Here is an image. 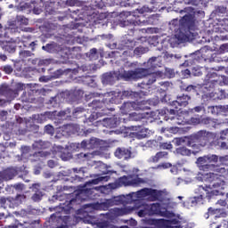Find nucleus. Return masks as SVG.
I'll list each match as a JSON object with an SVG mask.
<instances>
[{"label":"nucleus","mask_w":228,"mask_h":228,"mask_svg":"<svg viewBox=\"0 0 228 228\" xmlns=\"http://www.w3.org/2000/svg\"><path fill=\"white\" fill-rule=\"evenodd\" d=\"M147 197V188H143L136 192H130L126 195L115 196L111 199L106 200L102 203H94L91 205L92 209L96 211H108L112 206H126V204H133V207H124V208H114L112 213L116 216H124L125 215H131L134 210L140 209L143 206L142 200Z\"/></svg>","instance_id":"obj_1"},{"label":"nucleus","mask_w":228,"mask_h":228,"mask_svg":"<svg viewBox=\"0 0 228 228\" xmlns=\"http://www.w3.org/2000/svg\"><path fill=\"white\" fill-rule=\"evenodd\" d=\"M169 29L175 32L179 44H184L190 38L191 31H195V16L187 13L179 19H173L169 22Z\"/></svg>","instance_id":"obj_2"},{"label":"nucleus","mask_w":228,"mask_h":228,"mask_svg":"<svg viewBox=\"0 0 228 228\" xmlns=\"http://www.w3.org/2000/svg\"><path fill=\"white\" fill-rule=\"evenodd\" d=\"M216 140H218L216 134L206 130H200L187 137V147H191L196 152H199L200 147H206L208 143L211 147L220 145V142Z\"/></svg>","instance_id":"obj_3"},{"label":"nucleus","mask_w":228,"mask_h":228,"mask_svg":"<svg viewBox=\"0 0 228 228\" xmlns=\"http://www.w3.org/2000/svg\"><path fill=\"white\" fill-rule=\"evenodd\" d=\"M206 181L210 183L209 186L215 188L216 190L208 191V189L204 188V186H200V191H205L206 194H200L201 199L206 197L207 199H211V197H215V195H219L220 190H224V186H225V181H224V175L215 174V173H207L204 175Z\"/></svg>","instance_id":"obj_4"},{"label":"nucleus","mask_w":228,"mask_h":228,"mask_svg":"<svg viewBox=\"0 0 228 228\" xmlns=\"http://www.w3.org/2000/svg\"><path fill=\"white\" fill-rule=\"evenodd\" d=\"M103 101L94 99L92 102L88 103V107L93 110V111H99V113H108V111H113V108L108 107V104H120V96L116 95L114 92H109L102 94Z\"/></svg>","instance_id":"obj_5"},{"label":"nucleus","mask_w":228,"mask_h":228,"mask_svg":"<svg viewBox=\"0 0 228 228\" xmlns=\"http://www.w3.org/2000/svg\"><path fill=\"white\" fill-rule=\"evenodd\" d=\"M215 163H218V155H204L197 159L200 170H202L203 172H216V174L221 175L227 173V169H225V167H220V166Z\"/></svg>","instance_id":"obj_6"},{"label":"nucleus","mask_w":228,"mask_h":228,"mask_svg":"<svg viewBox=\"0 0 228 228\" xmlns=\"http://www.w3.org/2000/svg\"><path fill=\"white\" fill-rule=\"evenodd\" d=\"M149 69L147 68H137L134 70L124 71L120 77L125 81H130V79H142L149 76Z\"/></svg>","instance_id":"obj_7"},{"label":"nucleus","mask_w":228,"mask_h":228,"mask_svg":"<svg viewBox=\"0 0 228 228\" xmlns=\"http://www.w3.org/2000/svg\"><path fill=\"white\" fill-rule=\"evenodd\" d=\"M138 111L140 110H147L145 107V102H125L120 107V112L122 115H128L131 111Z\"/></svg>","instance_id":"obj_8"},{"label":"nucleus","mask_w":228,"mask_h":228,"mask_svg":"<svg viewBox=\"0 0 228 228\" xmlns=\"http://www.w3.org/2000/svg\"><path fill=\"white\" fill-rule=\"evenodd\" d=\"M223 77L218 76L216 72H208L204 80L205 88H215V86H222L224 82Z\"/></svg>","instance_id":"obj_9"},{"label":"nucleus","mask_w":228,"mask_h":228,"mask_svg":"<svg viewBox=\"0 0 228 228\" xmlns=\"http://www.w3.org/2000/svg\"><path fill=\"white\" fill-rule=\"evenodd\" d=\"M49 147H51V142L44 141H36L32 144L33 151H38L37 154H39L41 158H47V156H51V152L44 151L45 149H49Z\"/></svg>","instance_id":"obj_10"},{"label":"nucleus","mask_w":228,"mask_h":228,"mask_svg":"<svg viewBox=\"0 0 228 228\" xmlns=\"http://www.w3.org/2000/svg\"><path fill=\"white\" fill-rule=\"evenodd\" d=\"M16 175H19L17 167H7L0 171V181H12Z\"/></svg>","instance_id":"obj_11"},{"label":"nucleus","mask_w":228,"mask_h":228,"mask_svg":"<svg viewBox=\"0 0 228 228\" xmlns=\"http://www.w3.org/2000/svg\"><path fill=\"white\" fill-rule=\"evenodd\" d=\"M190 101H191V96L182 94L177 96L176 100L173 102V106H175V110H179V108H186V106L190 104Z\"/></svg>","instance_id":"obj_12"},{"label":"nucleus","mask_w":228,"mask_h":228,"mask_svg":"<svg viewBox=\"0 0 228 228\" xmlns=\"http://www.w3.org/2000/svg\"><path fill=\"white\" fill-rule=\"evenodd\" d=\"M99 122H102L103 127H109L110 129H113L120 126V118L117 116H114L112 118H104L102 120H99Z\"/></svg>","instance_id":"obj_13"},{"label":"nucleus","mask_w":228,"mask_h":228,"mask_svg":"<svg viewBox=\"0 0 228 228\" xmlns=\"http://www.w3.org/2000/svg\"><path fill=\"white\" fill-rule=\"evenodd\" d=\"M136 12L139 13L135 20H134V26H149V17L145 15V10L136 9Z\"/></svg>","instance_id":"obj_14"},{"label":"nucleus","mask_w":228,"mask_h":228,"mask_svg":"<svg viewBox=\"0 0 228 228\" xmlns=\"http://www.w3.org/2000/svg\"><path fill=\"white\" fill-rule=\"evenodd\" d=\"M116 81H118V74L115 71H110L102 76V85H115Z\"/></svg>","instance_id":"obj_15"},{"label":"nucleus","mask_w":228,"mask_h":228,"mask_svg":"<svg viewBox=\"0 0 228 228\" xmlns=\"http://www.w3.org/2000/svg\"><path fill=\"white\" fill-rule=\"evenodd\" d=\"M0 95L6 97L7 99H15L17 97L18 93L16 90H12L10 88V86L6 84H2L0 86Z\"/></svg>","instance_id":"obj_16"},{"label":"nucleus","mask_w":228,"mask_h":228,"mask_svg":"<svg viewBox=\"0 0 228 228\" xmlns=\"http://www.w3.org/2000/svg\"><path fill=\"white\" fill-rule=\"evenodd\" d=\"M133 152H131V150L127 149V148H117L114 155L116 156V158H118V159H124L125 161H127V159H131V156H132Z\"/></svg>","instance_id":"obj_17"},{"label":"nucleus","mask_w":228,"mask_h":228,"mask_svg":"<svg viewBox=\"0 0 228 228\" xmlns=\"http://www.w3.org/2000/svg\"><path fill=\"white\" fill-rule=\"evenodd\" d=\"M143 126L145 125L133 126L134 131H135L134 136L137 140H143V138L149 136V129L145 128Z\"/></svg>","instance_id":"obj_18"},{"label":"nucleus","mask_w":228,"mask_h":228,"mask_svg":"<svg viewBox=\"0 0 228 228\" xmlns=\"http://www.w3.org/2000/svg\"><path fill=\"white\" fill-rule=\"evenodd\" d=\"M158 79V75L156 73H151L149 71V75L144 77L142 84H139L140 88H146L151 86V85H154L156 83V80Z\"/></svg>","instance_id":"obj_19"},{"label":"nucleus","mask_w":228,"mask_h":228,"mask_svg":"<svg viewBox=\"0 0 228 228\" xmlns=\"http://www.w3.org/2000/svg\"><path fill=\"white\" fill-rule=\"evenodd\" d=\"M26 62L20 61L14 63L16 72H20L22 77H29V66L22 67Z\"/></svg>","instance_id":"obj_20"},{"label":"nucleus","mask_w":228,"mask_h":228,"mask_svg":"<svg viewBox=\"0 0 228 228\" xmlns=\"http://www.w3.org/2000/svg\"><path fill=\"white\" fill-rule=\"evenodd\" d=\"M151 215H159L160 216H168V211H161V204L159 203H153L151 207H148Z\"/></svg>","instance_id":"obj_21"},{"label":"nucleus","mask_w":228,"mask_h":228,"mask_svg":"<svg viewBox=\"0 0 228 228\" xmlns=\"http://www.w3.org/2000/svg\"><path fill=\"white\" fill-rule=\"evenodd\" d=\"M146 195L147 197H150V200H151V202H156V200H159V199H161L163 192L156 189L146 188Z\"/></svg>","instance_id":"obj_22"},{"label":"nucleus","mask_w":228,"mask_h":228,"mask_svg":"<svg viewBox=\"0 0 228 228\" xmlns=\"http://www.w3.org/2000/svg\"><path fill=\"white\" fill-rule=\"evenodd\" d=\"M100 145L99 139L91 138L89 141L84 140L80 143L82 149H98Z\"/></svg>","instance_id":"obj_23"},{"label":"nucleus","mask_w":228,"mask_h":228,"mask_svg":"<svg viewBox=\"0 0 228 228\" xmlns=\"http://www.w3.org/2000/svg\"><path fill=\"white\" fill-rule=\"evenodd\" d=\"M217 140L216 139V142H219V145H216V147H221V149H228V129L223 130L221 132V135L218 137L216 135ZM220 140H227V142H220Z\"/></svg>","instance_id":"obj_24"},{"label":"nucleus","mask_w":228,"mask_h":228,"mask_svg":"<svg viewBox=\"0 0 228 228\" xmlns=\"http://www.w3.org/2000/svg\"><path fill=\"white\" fill-rule=\"evenodd\" d=\"M206 53L202 54V58H204L205 61H217L220 62L222 60L218 57V54L213 53V52L208 50L205 52Z\"/></svg>","instance_id":"obj_25"},{"label":"nucleus","mask_w":228,"mask_h":228,"mask_svg":"<svg viewBox=\"0 0 228 228\" xmlns=\"http://www.w3.org/2000/svg\"><path fill=\"white\" fill-rule=\"evenodd\" d=\"M57 156L62 159V161H69L72 158V154L69 151L65 150L63 147H58Z\"/></svg>","instance_id":"obj_26"},{"label":"nucleus","mask_w":228,"mask_h":228,"mask_svg":"<svg viewBox=\"0 0 228 228\" xmlns=\"http://www.w3.org/2000/svg\"><path fill=\"white\" fill-rule=\"evenodd\" d=\"M129 119L134 120V122H140V120H142V126H147V119L145 118V114L143 113H130Z\"/></svg>","instance_id":"obj_27"},{"label":"nucleus","mask_w":228,"mask_h":228,"mask_svg":"<svg viewBox=\"0 0 228 228\" xmlns=\"http://www.w3.org/2000/svg\"><path fill=\"white\" fill-rule=\"evenodd\" d=\"M144 66L151 72L154 69H158V57H151L148 60L147 62H144Z\"/></svg>","instance_id":"obj_28"},{"label":"nucleus","mask_w":228,"mask_h":228,"mask_svg":"<svg viewBox=\"0 0 228 228\" xmlns=\"http://www.w3.org/2000/svg\"><path fill=\"white\" fill-rule=\"evenodd\" d=\"M216 24L217 29L220 30L221 33H224V31L228 32V18L218 19Z\"/></svg>","instance_id":"obj_29"},{"label":"nucleus","mask_w":228,"mask_h":228,"mask_svg":"<svg viewBox=\"0 0 228 228\" xmlns=\"http://www.w3.org/2000/svg\"><path fill=\"white\" fill-rule=\"evenodd\" d=\"M168 156V152L167 151H159L156 153V155L151 156L149 159L150 163H158L159 159H163V158H167Z\"/></svg>","instance_id":"obj_30"},{"label":"nucleus","mask_w":228,"mask_h":228,"mask_svg":"<svg viewBox=\"0 0 228 228\" xmlns=\"http://www.w3.org/2000/svg\"><path fill=\"white\" fill-rule=\"evenodd\" d=\"M115 93V95H118L119 99H120V102H122V99H124V97H127L130 99H133V97H134V95H138L137 93H134L133 91H124L123 93H117L115 91H113Z\"/></svg>","instance_id":"obj_31"},{"label":"nucleus","mask_w":228,"mask_h":228,"mask_svg":"<svg viewBox=\"0 0 228 228\" xmlns=\"http://www.w3.org/2000/svg\"><path fill=\"white\" fill-rule=\"evenodd\" d=\"M135 211V213H137L138 216H140V218H143L145 216H147V215H149V207L145 204L142 203V208L134 210ZM133 211V213H134Z\"/></svg>","instance_id":"obj_32"},{"label":"nucleus","mask_w":228,"mask_h":228,"mask_svg":"<svg viewBox=\"0 0 228 228\" xmlns=\"http://www.w3.org/2000/svg\"><path fill=\"white\" fill-rule=\"evenodd\" d=\"M72 170L75 174H82V175H76L74 176L75 181H78V183H81V181H83V179H85V170H84V168L80 167L79 169H77V167H74V168H72Z\"/></svg>","instance_id":"obj_33"},{"label":"nucleus","mask_w":228,"mask_h":228,"mask_svg":"<svg viewBox=\"0 0 228 228\" xmlns=\"http://www.w3.org/2000/svg\"><path fill=\"white\" fill-rule=\"evenodd\" d=\"M104 115H108V112H99V111H93V113L89 116L86 119V122H95L98 117H104Z\"/></svg>","instance_id":"obj_34"},{"label":"nucleus","mask_w":228,"mask_h":228,"mask_svg":"<svg viewBox=\"0 0 228 228\" xmlns=\"http://www.w3.org/2000/svg\"><path fill=\"white\" fill-rule=\"evenodd\" d=\"M130 183H131V176L124 175L118 178V186H130Z\"/></svg>","instance_id":"obj_35"},{"label":"nucleus","mask_w":228,"mask_h":228,"mask_svg":"<svg viewBox=\"0 0 228 228\" xmlns=\"http://www.w3.org/2000/svg\"><path fill=\"white\" fill-rule=\"evenodd\" d=\"M86 110L83 107H77L73 110L72 115L75 118H81L85 115Z\"/></svg>","instance_id":"obj_36"},{"label":"nucleus","mask_w":228,"mask_h":228,"mask_svg":"<svg viewBox=\"0 0 228 228\" xmlns=\"http://www.w3.org/2000/svg\"><path fill=\"white\" fill-rule=\"evenodd\" d=\"M175 151L176 154H178L179 156H191V150L184 146L179 147Z\"/></svg>","instance_id":"obj_37"},{"label":"nucleus","mask_w":228,"mask_h":228,"mask_svg":"<svg viewBox=\"0 0 228 228\" xmlns=\"http://www.w3.org/2000/svg\"><path fill=\"white\" fill-rule=\"evenodd\" d=\"M15 22H17L19 26H28L29 20L23 15H17Z\"/></svg>","instance_id":"obj_38"},{"label":"nucleus","mask_w":228,"mask_h":228,"mask_svg":"<svg viewBox=\"0 0 228 228\" xmlns=\"http://www.w3.org/2000/svg\"><path fill=\"white\" fill-rule=\"evenodd\" d=\"M145 183V180L143 178L135 177L133 178V176H130V186H134L136 188V186H140V184H143Z\"/></svg>","instance_id":"obj_39"},{"label":"nucleus","mask_w":228,"mask_h":228,"mask_svg":"<svg viewBox=\"0 0 228 228\" xmlns=\"http://www.w3.org/2000/svg\"><path fill=\"white\" fill-rule=\"evenodd\" d=\"M201 124L203 126H207V127H216V122H215L211 118H201Z\"/></svg>","instance_id":"obj_40"},{"label":"nucleus","mask_w":228,"mask_h":228,"mask_svg":"<svg viewBox=\"0 0 228 228\" xmlns=\"http://www.w3.org/2000/svg\"><path fill=\"white\" fill-rule=\"evenodd\" d=\"M199 59H197L195 57V53H191L190 56H189V59H187L183 64L182 66L183 67H190L191 65H193V63H196V61H198Z\"/></svg>","instance_id":"obj_41"},{"label":"nucleus","mask_w":228,"mask_h":228,"mask_svg":"<svg viewBox=\"0 0 228 228\" xmlns=\"http://www.w3.org/2000/svg\"><path fill=\"white\" fill-rule=\"evenodd\" d=\"M4 49L7 53H13L17 51V45H15V43L8 42L4 45Z\"/></svg>","instance_id":"obj_42"},{"label":"nucleus","mask_w":228,"mask_h":228,"mask_svg":"<svg viewBox=\"0 0 228 228\" xmlns=\"http://www.w3.org/2000/svg\"><path fill=\"white\" fill-rule=\"evenodd\" d=\"M77 159H80V161H88L94 158V154L92 153H78L77 154Z\"/></svg>","instance_id":"obj_43"},{"label":"nucleus","mask_w":228,"mask_h":228,"mask_svg":"<svg viewBox=\"0 0 228 228\" xmlns=\"http://www.w3.org/2000/svg\"><path fill=\"white\" fill-rule=\"evenodd\" d=\"M30 118L37 124H44V122H45V115L44 114H34Z\"/></svg>","instance_id":"obj_44"},{"label":"nucleus","mask_w":228,"mask_h":228,"mask_svg":"<svg viewBox=\"0 0 228 228\" xmlns=\"http://www.w3.org/2000/svg\"><path fill=\"white\" fill-rule=\"evenodd\" d=\"M207 111L211 115H218L222 111V106H208Z\"/></svg>","instance_id":"obj_45"},{"label":"nucleus","mask_w":228,"mask_h":228,"mask_svg":"<svg viewBox=\"0 0 228 228\" xmlns=\"http://www.w3.org/2000/svg\"><path fill=\"white\" fill-rule=\"evenodd\" d=\"M179 110H181L180 107H178V109H175V110H174V109H170V110L166 109L165 110V115H167V113L169 114V115H172L170 118H167L166 116L165 117L166 120H174V118H175V117H174V116L175 115L176 111H179Z\"/></svg>","instance_id":"obj_46"},{"label":"nucleus","mask_w":228,"mask_h":228,"mask_svg":"<svg viewBox=\"0 0 228 228\" xmlns=\"http://www.w3.org/2000/svg\"><path fill=\"white\" fill-rule=\"evenodd\" d=\"M148 52H149V48L139 46L134 50V54H135V56H142V54H145V53H148Z\"/></svg>","instance_id":"obj_47"},{"label":"nucleus","mask_w":228,"mask_h":228,"mask_svg":"<svg viewBox=\"0 0 228 228\" xmlns=\"http://www.w3.org/2000/svg\"><path fill=\"white\" fill-rule=\"evenodd\" d=\"M20 56L21 58V61L22 63H26V61H29V51L28 50H22L21 52H20Z\"/></svg>","instance_id":"obj_48"},{"label":"nucleus","mask_w":228,"mask_h":228,"mask_svg":"<svg viewBox=\"0 0 228 228\" xmlns=\"http://www.w3.org/2000/svg\"><path fill=\"white\" fill-rule=\"evenodd\" d=\"M28 1L29 0H20L19 10L20 12H24L29 8V3Z\"/></svg>","instance_id":"obj_49"},{"label":"nucleus","mask_w":228,"mask_h":228,"mask_svg":"<svg viewBox=\"0 0 228 228\" xmlns=\"http://www.w3.org/2000/svg\"><path fill=\"white\" fill-rule=\"evenodd\" d=\"M29 156V147L22 146L21 147V159H26Z\"/></svg>","instance_id":"obj_50"},{"label":"nucleus","mask_w":228,"mask_h":228,"mask_svg":"<svg viewBox=\"0 0 228 228\" xmlns=\"http://www.w3.org/2000/svg\"><path fill=\"white\" fill-rule=\"evenodd\" d=\"M202 70H204V68L194 67L191 69V74H192V76H195V77H200L203 74Z\"/></svg>","instance_id":"obj_51"},{"label":"nucleus","mask_w":228,"mask_h":228,"mask_svg":"<svg viewBox=\"0 0 228 228\" xmlns=\"http://www.w3.org/2000/svg\"><path fill=\"white\" fill-rule=\"evenodd\" d=\"M173 145L170 142H160L159 143V148L163 149L164 151H172Z\"/></svg>","instance_id":"obj_52"},{"label":"nucleus","mask_w":228,"mask_h":228,"mask_svg":"<svg viewBox=\"0 0 228 228\" xmlns=\"http://www.w3.org/2000/svg\"><path fill=\"white\" fill-rule=\"evenodd\" d=\"M66 95L69 96V99L74 101V99H77V90H70L66 92Z\"/></svg>","instance_id":"obj_53"},{"label":"nucleus","mask_w":228,"mask_h":228,"mask_svg":"<svg viewBox=\"0 0 228 228\" xmlns=\"http://www.w3.org/2000/svg\"><path fill=\"white\" fill-rule=\"evenodd\" d=\"M42 197H44V195L42 194V192H35L33 194V196L31 197V200L34 202H40V200H42Z\"/></svg>","instance_id":"obj_54"},{"label":"nucleus","mask_w":228,"mask_h":228,"mask_svg":"<svg viewBox=\"0 0 228 228\" xmlns=\"http://www.w3.org/2000/svg\"><path fill=\"white\" fill-rule=\"evenodd\" d=\"M45 133H46V134H54V127L51 125H46L45 126Z\"/></svg>","instance_id":"obj_55"},{"label":"nucleus","mask_w":228,"mask_h":228,"mask_svg":"<svg viewBox=\"0 0 228 228\" xmlns=\"http://www.w3.org/2000/svg\"><path fill=\"white\" fill-rule=\"evenodd\" d=\"M219 53L221 54H225V53H228V44H223L219 47Z\"/></svg>","instance_id":"obj_56"},{"label":"nucleus","mask_w":228,"mask_h":228,"mask_svg":"<svg viewBox=\"0 0 228 228\" xmlns=\"http://www.w3.org/2000/svg\"><path fill=\"white\" fill-rule=\"evenodd\" d=\"M40 187H41L40 183H34L30 188L32 191H34V193H42V191H40Z\"/></svg>","instance_id":"obj_57"},{"label":"nucleus","mask_w":228,"mask_h":228,"mask_svg":"<svg viewBox=\"0 0 228 228\" xmlns=\"http://www.w3.org/2000/svg\"><path fill=\"white\" fill-rule=\"evenodd\" d=\"M63 74H65V70L60 69H57L53 72V77L55 79H58V77H60L61 76H63Z\"/></svg>","instance_id":"obj_58"},{"label":"nucleus","mask_w":228,"mask_h":228,"mask_svg":"<svg viewBox=\"0 0 228 228\" xmlns=\"http://www.w3.org/2000/svg\"><path fill=\"white\" fill-rule=\"evenodd\" d=\"M38 131H40V126L38 125H30V126H29L30 133H34V134H35L38 133Z\"/></svg>","instance_id":"obj_59"},{"label":"nucleus","mask_w":228,"mask_h":228,"mask_svg":"<svg viewBox=\"0 0 228 228\" xmlns=\"http://www.w3.org/2000/svg\"><path fill=\"white\" fill-rule=\"evenodd\" d=\"M148 103L150 104V106H158V104H159V99L153 98V99L148 100Z\"/></svg>","instance_id":"obj_60"},{"label":"nucleus","mask_w":228,"mask_h":228,"mask_svg":"<svg viewBox=\"0 0 228 228\" xmlns=\"http://www.w3.org/2000/svg\"><path fill=\"white\" fill-rule=\"evenodd\" d=\"M216 12V13H227V7L217 6Z\"/></svg>","instance_id":"obj_61"},{"label":"nucleus","mask_w":228,"mask_h":228,"mask_svg":"<svg viewBox=\"0 0 228 228\" xmlns=\"http://www.w3.org/2000/svg\"><path fill=\"white\" fill-rule=\"evenodd\" d=\"M218 160L220 161L221 165H227L228 162V155L218 157Z\"/></svg>","instance_id":"obj_62"},{"label":"nucleus","mask_w":228,"mask_h":228,"mask_svg":"<svg viewBox=\"0 0 228 228\" xmlns=\"http://www.w3.org/2000/svg\"><path fill=\"white\" fill-rule=\"evenodd\" d=\"M4 72H5V74H12V72H13V68L10 65L4 66Z\"/></svg>","instance_id":"obj_63"},{"label":"nucleus","mask_w":228,"mask_h":228,"mask_svg":"<svg viewBox=\"0 0 228 228\" xmlns=\"http://www.w3.org/2000/svg\"><path fill=\"white\" fill-rule=\"evenodd\" d=\"M98 227L99 228H108L110 227V224L108 222H100L98 223Z\"/></svg>","instance_id":"obj_64"}]
</instances>
